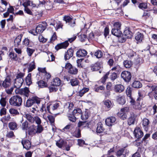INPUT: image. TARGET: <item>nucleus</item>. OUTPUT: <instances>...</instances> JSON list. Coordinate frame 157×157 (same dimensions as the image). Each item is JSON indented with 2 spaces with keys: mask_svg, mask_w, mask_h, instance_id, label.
Masks as SVG:
<instances>
[{
  "mask_svg": "<svg viewBox=\"0 0 157 157\" xmlns=\"http://www.w3.org/2000/svg\"><path fill=\"white\" fill-rule=\"evenodd\" d=\"M72 127V125L71 124H68L62 129V130L65 132L69 131V129H71Z\"/></svg>",
  "mask_w": 157,
  "mask_h": 157,
  "instance_id": "e2e57ef3",
  "label": "nucleus"
},
{
  "mask_svg": "<svg viewBox=\"0 0 157 157\" xmlns=\"http://www.w3.org/2000/svg\"><path fill=\"white\" fill-rule=\"evenodd\" d=\"M21 95H23L28 97L29 95L30 91L29 89L27 87H25L23 89H21Z\"/></svg>",
  "mask_w": 157,
  "mask_h": 157,
  "instance_id": "5701e85b",
  "label": "nucleus"
},
{
  "mask_svg": "<svg viewBox=\"0 0 157 157\" xmlns=\"http://www.w3.org/2000/svg\"><path fill=\"white\" fill-rule=\"evenodd\" d=\"M9 56L11 59L15 61L18 59L17 54L13 52H11L10 53Z\"/></svg>",
  "mask_w": 157,
  "mask_h": 157,
  "instance_id": "8fccbe9b",
  "label": "nucleus"
},
{
  "mask_svg": "<svg viewBox=\"0 0 157 157\" xmlns=\"http://www.w3.org/2000/svg\"><path fill=\"white\" fill-rule=\"evenodd\" d=\"M47 117L51 124H53L55 121V118L51 115L48 116Z\"/></svg>",
  "mask_w": 157,
  "mask_h": 157,
  "instance_id": "69168bd1",
  "label": "nucleus"
},
{
  "mask_svg": "<svg viewBox=\"0 0 157 157\" xmlns=\"http://www.w3.org/2000/svg\"><path fill=\"white\" fill-rule=\"evenodd\" d=\"M82 113V110L79 108L75 109L73 111V114L75 116H80Z\"/></svg>",
  "mask_w": 157,
  "mask_h": 157,
  "instance_id": "a19ab883",
  "label": "nucleus"
},
{
  "mask_svg": "<svg viewBox=\"0 0 157 157\" xmlns=\"http://www.w3.org/2000/svg\"><path fill=\"white\" fill-rule=\"evenodd\" d=\"M109 72H108L106 74L101 78L100 82L102 83H104L105 82L106 79L108 78L109 75Z\"/></svg>",
  "mask_w": 157,
  "mask_h": 157,
  "instance_id": "3c124183",
  "label": "nucleus"
},
{
  "mask_svg": "<svg viewBox=\"0 0 157 157\" xmlns=\"http://www.w3.org/2000/svg\"><path fill=\"white\" fill-rule=\"evenodd\" d=\"M124 90V86L122 85H117L114 87V90L116 92L121 93Z\"/></svg>",
  "mask_w": 157,
  "mask_h": 157,
  "instance_id": "412c9836",
  "label": "nucleus"
},
{
  "mask_svg": "<svg viewBox=\"0 0 157 157\" xmlns=\"http://www.w3.org/2000/svg\"><path fill=\"white\" fill-rule=\"evenodd\" d=\"M29 67H28V72H31L36 67L35 63L34 61L32 62L29 64Z\"/></svg>",
  "mask_w": 157,
  "mask_h": 157,
  "instance_id": "4c0bfd02",
  "label": "nucleus"
},
{
  "mask_svg": "<svg viewBox=\"0 0 157 157\" xmlns=\"http://www.w3.org/2000/svg\"><path fill=\"white\" fill-rule=\"evenodd\" d=\"M123 64L126 68H129L132 66V63L130 60H126L124 61Z\"/></svg>",
  "mask_w": 157,
  "mask_h": 157,
  "instance_id": "ea45409f",
  "label": "nucleus"
},
{
  "mask_svg": "<svg viewBox=\"0 0 157 157\" xmlns=\"http://www.w3.org/2000/svg\"><path fill=\"white\" fill-rule=\"evenodd\" d=\"M142 83L139 81H135L132 84L133 87L135 88H140L142 86Z\"/></svg>",
  "mask_w": 157,
  "mask_h": 157,
  "instance_id": "c85d7f7f",
  "label": "nucleus"
},
{
  "mask_svg": "<svg viewBox=\"0 0 157 157\" xmlns=\"http://www.w3.org/2000/svg\"><path fill=\"white\" fill-rule=\"evenodd\" d=\"M74 51L72 48H69L64 54V59L66 60L69 59L73 55Z\"/></svg>",
  "mask_w": 157,
  "mask_h": 157,
  "instance_id": "9d476101",
  "label": "nucleus"
},
{
  "mask_svg": "<svg viewBox=\"0 0 157 157\" xmlns=\"http://www.w3.org/2000/svg\"><path fill=\"white\" fill-rule=\"evenodd\" d=\"M59 103H56L53 105H48L47 107V109L49 113H52V110L50 108H52V110H54L57 109L59 106Z\"/></svg>",
  "mask_w": 157,
  "mask_h": 157,
  "instance_id": "f8f14e48",
  "label": "nucleus"
},
{
  "mask_svg": "<svg viewBox=\"0 0 157 157\" xmlns=\"http://www.w3.org/2000/svg\"><path fill=\"white\" fill-rule=\"evenodd\" d=\"M103 127V125L101 122L98 123L97 124V127L96 129V132L97 133H102L104 130Z\"/></svg>",
  "mask_w": 157,
  "mask_h": 157,
  "instance_id": "393cba45",
  "label": "nucleus"
},
{
  "mask_svg": "<svg viewBox=\"0 0 157 157\" xmlns=\"http://www.w3.org/2000/svg\"><path fill=\"white\" fill-rule=\"evenodd\" d=\"M65 143L63 140L60 139L57 141L56 142V145L60 148L62 147L65 144Z\"/></svg>",
  "mask_w": 157,
  "mask_h": 157,
  "instance_id": "e433bc0d",
  "label": "nucleus"
},
{
  "mask_svg": "<svg viewBox=\"0 0 157 157\" xmlns=\"http://www.w3.org/2000/svg\"><path fill=\"white\" fill-rule=\"evenodd\" d=\"M63 20L66 21V23H68L69 25L73 27L75 25V21L70 16L68 15H65L63 17Z\"/></svg>",
  "mask_w": 157,
  "mask_h": 157,
  "instance_id": "39448f33",
  "label": "nucleus"
},
{
  "mask_svg": "<svg viewBox=\"0 0 157 157\" xmlns=\"http://www.w3.org/2000/svg\"><path fill=\"white\" fill-rule=\"evenodd\" d=\"M135 39L139 42H141L144 39V35L141 33L138 32L135 36Z\"/></svg>",
  "mask_w": 157,
  "mask_h": 157,
  "instance_id": "c756f323",
  "label": "nucleus"
},
{
  "mask_svg": "<svg viewBox=\"0 0 157 157\" xmlns=\"http://www.w3.org/2000/svg\"><path fill=\"white\" fill-rule=\"evenodd\" d=\"M35 103V99L34 98H29L26 101L25 104V106L27 107H29L31 106L34 104Z\"/></svg>",
  "mask_w": 157,
  "mask_h": 157,
  "instance_id": "4be33fe9",
  "label": "nucleus"
},
{
  "mask_svg": "<svg viewBox=\"0 0 157 157\" xmlns=\"http://www.w3.org/2000/svg\"><path fill=\"white\" fill-rule=\"evenodd\" d=\"M46 29V24H40L36 28L35 31L36 33L33 34L34 35H37V33L39 34L42 33Z\"/></svg>",
  "mask_w": 157,
  "mask_h": 157,
  "instance_id": "20e7f679",
  "label": "nucleus"
},
{
  "mask_svg": "<svg viewBox=\"0 0 157 157\" xmlns=\"http://www.w3.org/2000/svg\"><path fill=\"white\" fill-rule=\"evenodd\" d=\"M87 52L84 49L79 50L76 53L77 56L78 57H83L86 55Z\"/></svg>",
  "mask_w": 157,
  "mask_h": 157,
  "instance_id": "6ab92c4d",
  "label": "nucleus"
},
{
  "mask_svg": "<svg viewBox=\"0 0 157 157\" xmlns=\"http://www.w3.org/2000/svg\"><path fill=\"white\" fill-rule=\"evenodd\" d=\"M149 124V120L147 119H144L143 120V125L146 127H147Z\"/></svg>",
  "mask_w": 157,
  "mask_h": 157,
  "instance_id": "774afa93",
  "label": "nucleus"
},
{
  "mask_svg": "<svg viewBox=\"0 0 157 157\" xmlns=\"http://www.w3.org/2000/svg\"><path fill=\"white\" fill-rule=\"evenodd\" d=\"M123 34L125 37L128 38H131L132 36V33L128 29H126L124 30Z\"/></svg>",
  "mask_w": 157,
  "mask_h": 157,
  "instance_id": "aec40b11",
  "label": "nucleus"
},
{
  "mask_svg": "<svg viewBox=\"0 0 157 157\" xmlns=\"http://www.w3.org/2000/svg\"><path fill=\"white\" fill-rule=\"evenodd\" d=\"M136 117V116L133 113H131L130 117L128 121V124L129 125L134 124Z\"/></svg>",
  "mask_w": 157,
  "mask_h": 157,
  "instance_id": "f3484780",
  "label": "nucleus"
},
{
  "mask_svg": "<svg viewBox=\"0 0 157 157\" xmlns=\"http://www.w3.org/2000/svg\"><path fill=\"white\" fill-rule=\"evenodd\" d=\"M22 99L19 95H14L11 97L9 99V103L12 106L19 107L22 105Z\"/></svg>",
  "mask_w": 157,
  "mask_h": 157,
  "instance_id": "f257e3e1",
  "label": "nucleus"
},
{
  "mask_svg": "<svg viewBox=\"0 0 157 157\" xmlns=\"http://www.w3.org/2000/svg\"><path fill=\"white\" fill-rule=\"evenodd\" d=\"M70 82L72 86H77L78 84V81L76 78H73L70 80Z\"/></svg>",
  "mask_w": 157,
  "mask_h": 157,
  "instance_id": "603ef678",
  "label": "nucleus"
},
{
  "mask_svg": "<svg viewBox=\"0 0 157 157\" xmlns=\"http://www.w3.org/2000/svg\"><path fill=\"white\" fill-rule=\"evenodd\" d=\"M24 117L27 120L31 123H34V117H32L31 115L29 114H25L24 115Z\"/></svg>",
  "mask_w": 157,
  "mask_h": 157,
  "instance_id": "c9c22d12",
  "label": "nucleus"
},
{
  "mask_svg": "<svg viewBox=\"0 0 157 157\" xmlns=\"http://www.w3.org/2000/svg\"><path fill=\"white\" fill-rule=\"evenodd\" d=\"M23 3L21 4L22 2L21 1V0H19V1L20 2V5H22L24 7H27L28 6L30 5V4L32 3V2L28 0H22Z\"/></svg>",
  "mask_w": 157,
  "mask_h": 157,
  "instance_id": "a878e982",
  "label": "nucleus"
},
{
  "mask_svg": "<svg viewBox=\"0 0 157 157\" xmlns=\"http://www.w3.org/2000/svg\"><path fill=\"white\" fill-rule=\"evenodd\" d=\"M21 143L24 148L27 150H29L31 147V143L28 140H22L21 141Z\"/></svg>",
  "mask_w": 157,
  "mask_h": 157,
  "instance_id": "2eb2a0df",
  "label": "nucleus"
},
{
  "mask_svg": "<svg viewBox=\"0 0 157 157\" xmlns=\"http://www.w3.org/2000/svg\"><path fill=\"white\" fill-rule=\"evenodd\" d=\"M31 73L28 74L25 78V81L27 85L29 86L32 83V80L31 78Z\"/></svg>",
  "mask_w": 157,
  "mask_h": 157,
  "instance_id": "7c9ffc66",
  "label": "nucleus"
},
{
  "mask_svg": "<svg viewBox=\"0 0 157 157\" xmlns=\"http://www.w3.org/2000/svg\"><path fill=\"white\" fill-rule=\"evenodd\" d=\"M76 36H75L69 38L68 40L62 43L57 44V45L55 46V49L58 50L62 48H66L69 45L68 41L70 43H71L76 39Z\"/></svg>",
  "mask_w": 157,
  "mask_h": 157,
  "instance_id": "7ed1b4c3",
  "label": "nucleus"
},
{
  "mask_svg": "<svg viewBox=\"0 0 157 157\" xmlns=\"http://www.w3.org/2000/svg\"><path fill=\"white\" fill-rule=\"evenodd\" d=\"M35 51V50L34 49H32L29 47H27L26 48V52L29 56H31Z\"/></svg>",
  "mask_w": 157,
  "mask_h": 157,
  "instance_id": "4d7b16f0",
  "label": "nucleus"
},
{
  "mask_svg": "<svg viewBox=\"0 0 157 157\" xmlns=\"http://www.w3.org/2000/svg\"><path fill=\"white\" fill-rule=\"evenodd\" d=\"M44 128L41 125H37L36 126V133H41L43 130Z\"/></svg>",
  "mask_w": 157,
  "mask_h": 157,
  "instance_id": "c03bdc74",
  "label": "nucleus"
},
{
  "mask_svg": "<svg viewBox=\"0 0 157 157\" xmlns=\"http://www.w3.org/2000/svg\"><path fill=\"white\" fill-rule=\"evenodd\" d=\"M100 68V63H99L97 62L95 63L94 65L92 67L91 70L92 71H96L98 70Z\"/></svg>",
  "mask_w": 157,
  "mask_h": 157,
  "instance_id": "5fc2aeb1",
  "label": "nucleus"
},
{
  "mask_svg": "<svg viewBox=\"0 0 157 157\" xmlns=\"http://www.w3.org/2000/svg\"><path fill=\"white\" fill-rule=\"evenodd\" d=\"M22 36V35H20L15 39L14 41V45L15 47H18L20 44Z\"/></svg>",
  "mask_w": 157,
  "mask_h": 157,
  "instance_id": "b1692460",
  "label": "nucleus"
},
{
  "mask_svg": "<svg viewBox=\"0 0 157 157\" xmlns=\"http://www.w3.org/2000/svg\"><path fill=\"white\" fill-rule=\"evenodd\" d=\"M68 72L70 74L76 75L78 73V70L76 68L72 67L68 70Z\"/></svg>",
  "mask_w": 157,
  "mask_h": 157,
  "instance_id": "49530a36",
  "label": "nucleus"
},
{
  "mask_svg": "<svg viewBox=\"0 0 157 157\" xmlns=\"http://www.w3.org/2000/svg\"><path fill=\"white\" fill-rule=\"evenodd\" d=\"M37 83L39 87L40 88H42L46 87L47 86V83L43 80H40Z\"/></svg>",
  "mask_w": 157,
  "mask_h": 157,
  "instance_id": "79ce46f5",
  "label": "nucleus"
},
{
  "mask_svg": "<svg viewBox=\"0 0 157 157\" xmlns=\"http://www.w3.org/2000/svg\"><path fill=\"white\" fill-rule=\"evenodd\" d=\"M23 78H16L14 82V87L17 89H19L22 85L23 82Z\"/></svg>",
  "mask_w": 157,
  "mask_h": 157,
  "instance_id": "0eeeda50",
  "label": "nucleus"
},
{
  "mask_svg": "<svg viewBox=\"0 0 157 157\" xmlns=\"http://www.w3.org/2000/svg\"><path fill=\"white\" fill-rule=\"evenodd\" d=\"M121 76L124 80L126 82L129 81L132 77L131 73L127 71H124L122 72Z\"/></svg>",
  "mask_w": 157,
  "mask_h": 157,
  "instance_id": "423d86ee",
  "label": "nucleus"
},
{
  "mask_svg": "<svg viewBox=\"0 0 157 157\" xmlns=\"http://www.w3.org/2000/svg\"><path fill=\"white\" fill-rule=\"evenodd\" d=\"M128 99L130 102L131 103L132 105H134L133 107L135 109H140L141 105L139 103H138V101H137V103H135V100L132 96L131 97H128Z\"/></svg>",
  "mask_w": 157,
  "mask_h": 157,
  "instance_id": "ddd939ff",
  "label": "nucleus"
},
{
  "mask_svg": "<svg viewBox=\"0 0 157 157\" xmlns=\"http://www.w3.org/2000/svg\"><path fill=\"white\" fill-rule=\"evenodd\" d=\"M74 106V104L72 102H67L65 105L66 108H68L69 110H71L73 109Z\"/></svg>",
  "mask_w": 157,
  "mask_h": 157,
  "instance_id": "de8ad7c7",
  "label": "nucleus"
},
{
  "mask_svg": "<svg viewBox=\"0 0 157 157\" xmlns=\"http://www.w3.org/2000/svg\"><path fill=\"white\" fill-rule=\"evenodd\" d=\"M11 84V79L9 77H6L4 81H3L2 86L4 88H9Z\"/></svg>",
  "mask_w": 157,
  "mask_h": 157,
  "instance_id": "1a4fd4ad",
  "label": "nucleus"
},
{
  "mask_svg": "<svg viewBox=\"0 0 157 157\" xmlns=\"http://www.w3.org/2000/svg\"><path fill=\"white\" fill-rule=\"evenodd\" d=\"M80 116L81 117V119L83 120H85L87 119L89 117V116L87 113L86 112L83 113L82 114L81 113Z\"/></svg>",
  "mask_w": 157,
  "mask_h": 157,
  "instance_id": "052dcab7",
  "label": "nucleus"
},
{
  "mask_svg": "<svg viewBox=\"0 0 157 157\" xmlns=\"http://www.w3.org/2000/svg\"><path fill=\"white\" fill-rule=\"evenodd\" d=\"M126 153L125 148H123L118 151L117 154L118 157H125Z\"/></svg>",
  "mask_w": 157,
  "mask_h": 157,
  "instance_id": "a211bd4d",
  "label": "nucleus"
},
{
  "mask_svg": "<svg viewBox=\"0 0 157 157\" xmlns=\"http://www.w3.org/2000/svg\"><path fill=\"white\" fill-rule=\"evenodd\" d=\"M104 107L105 108L109 109L111 108L112 106V103L109 100H106L103 101Z\"/></svg>",
  "mask_w": 157,
  "mask_h": 157,
  "instance_id": "bb28decb",
  "label": "nucleus"
},
{
  "mask_svg": "<svg viewBox=\"0 0 157 157\" xmlns=\"http://www.w3.org/2000/svg\"><path fill=\"white\" fill-rule=\"evenodd\" d=\"M89 90L88 88H83L79 91L78 95L81 97H82Z\"/></svg>",
  "mask_w": 157,
  "mask_h": 157,
  "instance_id": "58836bf2",
  "label": "nucleus"
},
{
  "mask_svg": "<svg viewBox=\"0 0 157 157\" xmlns=\"http://www.w3.org/2000/svg\"><path fill=\"white\" fill-rule=\"evenodd\" d=\"M10 113L13 115V116H16L18 115L19 114V112L18 111L15 109L11 108L9 110Z\"/></svg>",
  "mask_w": 157,
  "mask_h": 157,
  "instance_id": "37998d69",
  "label": "nucleus"
},
{
  "mask_svg": "<svg viewBox=\"0 0 157 157\" xmlns=\"http://www.w3.org/2000/svg\"><path fill=\"white\" fill-rule=\"evenodd\" d=\"M7 102L6 98H2L0 100V104L3 107H5L6 105Z\"/></svg>",
  "mask_w": 157,
  "mask_h": 157,
  "instance_id": "6e6d98bb",
  "label": "nucleus"
},
{
  "mask_svg": "<svg viewBox=\"0 0 157 157\" xmlns=\"http://www.w3.org/2000/svg\"><path fill=\"white\" fill-rule=\"evenodd\" d=\"M116 121V118L113 117H111L106 119L105 122L106 125L109 126L112 125Z\"/></svg>",
  "mask_w": 157,
  "mask_h": 157,
  "instance_id": "9b49d317",
  "label": "nucleus"
},
{
  "mask_svg": "<svg viewBox=\"0 0 157 157\" xmlns=\"http://www.w3.org/2000/svg\"><path fill=\"white\" fill-rule=\"evenodd\" d=\"M49 59L47 60V61H52L55 59V57L54 55L51 52L47 54Z\"/></svg>",
  "mask_w": 157,
  "mask_h": 157,
  "instance_id": "13d9d810",
  "label": "nucleus"
},
{
  "mask_svg": "<svg viewBox=\"0 0 157 157\" xmlns=\"http://www.w3.org/2000/svg\"><path fill=\"white\" fill-rule=\"evenodd\" d=\"M61 83V82L60 79L58 78H56L53 80L52 85L56 86H59L60 85Z\"/></svg>",
  "mask_w": 157,
  "mask_h": 157,
  "instance_id": "cd10ccee",
  "label": "nucleus"
},
{
  "mask_svg": "<svg viewBox=\"0 0 157 157\" xmlns=\"http://www.w3.org/2000/svg\"><path fill=\"white\" fill-rule=\"evenodd\" d=\"M49 88L50 92H55L58 90L57 88L55 87V86L53 85L49 86Z\"/></svg>",
  "mask_w": 157,
  "mask_h": 157,
  "instance_id": "0e129e2a",
  "label": "nucleus"
},
{
  "mask_svg": "<svg viewBox=\"0 0 157 157\" xmlns=\"http://www.w3.org/2000/svg\"><path fill=\"white\" fill-rule=\"evenodd\" d=\"M134 134L136 138L138 139L142 137L144 135V133L140 128L136 127L134 131Z\"/></svg>",
  "mask_w": 157,
  "mask_h": 157,
  "instance_id": "6e6552de",
  "label": "nucleus"
},
{
  "mask_svg": "<svg viewBox=\"0 0 157 157\" xmlns=\"http://www.w3.org/2000/svg\"><path fill=\"white\" fill-rule=\"evenodd\" d=\"M8 125L11 130H14L17 129V125L15 122H11L9 123Z\"/></svg>",
  "mask_w": 157,
  "mask_h": 157,
  "instance_id": "473e14b6",
  "label": "nucleus"
},
{
  "mask_svg": "<svg viewBox=\"0 0 157 157\" xmlns=\"http://www.w3.org/2000/svg\"><path fill=\"white\" fill-rule=\"evenodd\" d=\"M132 90L130 87H128L126 90V94L128 97H131Z\"/></svg>",
  "mask_w": 157,
  "mask_h": 157,
  "instance_id": "338daca9",
  "label": "nucleus"
},
{
  "mask_svg": "<svg viewBox=\"0 0 157 157\" xmlns=\"http://www.w3.org/2000/svg\"><path fill=\"white\" fill-rule=\"evenodd\" d=\"M73 136L76 138H78L81 137V131L79 129L75 130L73 133Z\"/></svg>",
  "mask_w": 157,
  "mask_h": 157,
  "instance_id": "a18cd8bd",
  "label": "nucleus"
},
{
  "mask_svg": "<svg viewBox=\"0 0 157 157\" xmlns=\"http://www.w3.org/2000/svg\"><path fill=\"white\" fill-rule=\"evenodd\" d=\"M21 123V124L20 125V126L21 129L22 130L27 131L29 126V124L28 122L26 120L24 121L22 119Z\"/></svg>",
  "mask_w": 157,
  "mask_h": 157,
  "instance_id": "4468645a",
  "label": "nucleus"
},
{
  "mask_svg": "<svg viewBox=\"0 0 157 157\" xmlns=\"http://www.w3.org/2000/svg\"><path fill=\"white\" fill-rule=\"evenodd\" d=\"M121 24L119 22H115L113 25V28L111 31L112 33L117 37H120L122 34L121 31Z\"/></svg>",
  "mask_w": 157,
  "mask_h": 157,
  "instance_id": "f03ea898",
  "label": "nucleus"
},
{
  "mask_svg": "<svg viewBox=\"0 0 157 157\" xmlns=\"http://www.w3.org/2000/svg\"><path fill=\"white\" fill-rule=\"evenodd\" d=\"M117 115L122 120H125L127 118V115L124 112L120 111L117 113Z\"/></svg>",
  "mask_w": 157,
  "mask_h": 157,
  "instance_id": "72a5a7b5",
  "label": "nucleus"
},
{
  "mask_svg": "<svg viewBox=\"0 0 157 157\" xmlns=\"http://www.w3.org/2000/svg\"><path fill=\"white\" fill-rule=\"evenodd\" d=\"M36 126L34 124L29 126L27 130L28 134L29 135H35L36 134Z\"/></svg>",
  "mask_w": 157,
  "mask_h": 157,
  "instance_id": "dca6fc26",
  "label": "nucleus"
},
{
  "mask_svg": "<svg viewBox=\"0 0 157 157\" xmlns=\"http://www.w3.org/2000/svg\"><path fill=\"white\" fill-rule=\"evenodd\" d=\"M68 119L71 121L72 122H75L76 121V117L73 114H70L68 116Z\"/></svg>",
  "mask_w": 157,
  "mask_h": 157,
  "instance_id": "680f3d73",
  "label": "nucleus"
},
{
  "mask_svg": "<svg viewBox=\"0 0 157 157\" xmlns=\"http://www.w3.org/2000/svg\"><path fill=\"white\" fill-rule=\"evenodd\" d=\"M117 100L120 104L121 105L124 104L125 102L124 97L120 95L117 97Z\"/></svg>",
  "mask_w": 157,
  "mask_h": 157,
  "instance_id": "f704fd0d",
  "label": "nucleus"
},
{
  "mask_svg": "<svg viewBox=\"0 0 157 157\" xmlns=\"http://www.w3.org/2000/svg\"><path fill=\"white\" fill-rule=\"evenodd\" d=\"M44 78L43 79L45 81H48L51 77V75L48 73L46 72L43 74Z\"/></svg>",
  "mask_w": 157,
  "mask_h": 157,
  "instance_id": "864d4df0",
  "label": "nucleus"
},
{
  "mask_svg": "<svg viewBox=\"0 0 157 157\" xmlns=\"http://www.w3.org/2000/svg\"><path fill=\"white\" fill-rule=\"evenodd\" d=\"M148 95L150 98H153V96L155 100H157V90L153 92H151L148 94Z\"/></svg>",
  "mask_w": 157,
  "mask_h": 157,
  "instance_id": "2f4dec72",
  "label": "nucleus"
},
{
  "mask_svg": "<svg viewBox=\"0 0 157 157\" xmlns=\"http://www.w3.org/2000/svg\"><path fill=\"white\" fill-rule=\"evenodd\" d=\"M34 121L36 123L37 125L41 124V121L40 117L37 116H35L34 117Z\"/></svg>",
  "mask_w": 157,
  "mask_h": 157,
  "instance_id": "bf43d9fd",
  "label": "nucleus"
},
{
  "mask_svg": "<svg viewBox=\"0 0 157 157\" xmlns=\"http://www.w3.org/2000/svg\"><path fill=\"white\" fill-rule=\"evenodd\" d=\"M103 53L99 50H97L94 53V55L98 58H101L103 56Z\"/></svg>",
  "mask_w": 157,
  "mask_h": 157,
  "instance_id": "09e8293b",
  "label": "nucleus"
}]
</instances>
